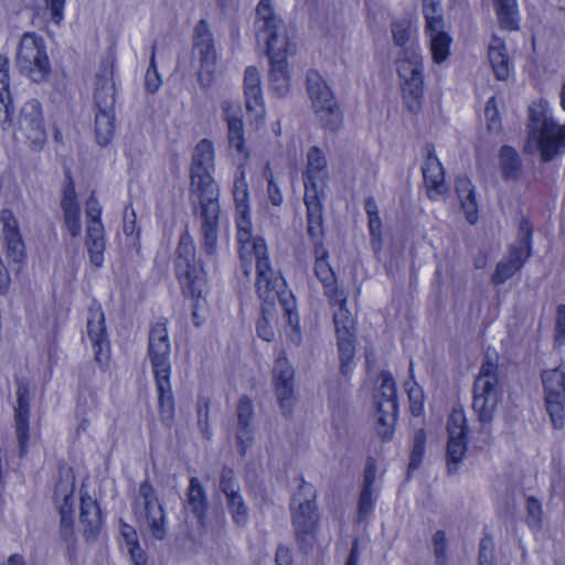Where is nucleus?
<instances>
[{"label": "nucleus", "instance_id": "1", "mask_svg": "<svg viewBox=\"0 0 565 565\" xmlns=\"http://www.w3.org/2000/svg\"><path fill=\"white\" fill-rule=\"evenodd\" d=\"M213 171V143L209 139H202L195 146L192 154L190 199L194 213L201 221L202 247L209 256L216 254L220 216V189L212 178Z\"/></svg>", "mask_w": 565, "mask_h": 565}, {"label": "nucleus", "instance_id": "2", "mask_svg": "<svg viewBox=\"0 0 565 565\" xmlns=\"http://www.w3.org/2000/svg\"><path fill=\"white\" fill-rule=\"evenodd\" d=\"M237 242L239 244L241 268L244 275L249 276L252 264L256 265V290L260 299L267 303H273L278 299L289 323H292L294 300L290 294L281 291L284 280L280 273L275 270L268 258L267 246L262 237L253 236L252 222L249 218V209L245 213H237Z\"/></svg>", "mask_w": 565, "mask_h": 565}, {"label": "nucleus", "instance_id": "3", "mask_svg": "<svg viewBox=\"0 0 565 565\" xmlns=\"http://www.w3.org/2000/svg\"><path fill=\"white\" fill-rule=\"evenodd\" d=\"M392 35L395 45L402 51L397 58V73L402 83L403 98L407 108L416 113L420 107L424 93V63L419 49L414 44L406 46L413 36L411 21L403 19L392 23Z\"/></svg>", "mask_w": 565, "mask_h": 565}, {"label": "nucleus", "instance_id": "4", "mask_svg": "<svg viewBox=\"0 0 565 565\" xmlns=\"http://www.w3.org/2000/svg\"><path fill=\"white\" fill-rule=\"evenodd\" d=\"M148 358L156 380L161 420L171 426L174 418V397L171 386V343L167 321L153 323L148 335Z\"/></svg>", "mask_w": 565, "mask_h": 565}, {"label": "nucleus", "instance_id": "5", "mask_svg": "<svg viewBox=\"0 0 565 565\" xmlns=\"http://www.w3.org/2000/svg\"><path fill=\"white\" fill-rule=\"evenodd\" d=\"M502 394L499 379V355L487 350L473 382L472 408L481 423L492 420Z\"/></svg>", "mask_w": 565, "mask_h": 565}, {"label": "nucleus", "instance_id": "6", "mask_svg": "<svg viewBox=\"0 0 565 565\" xmlns=\"http://www.w3.org/2000/svg\"><path fill=\"white\" fill-rule=\"evenodd\" d=\"M316 497L315 488L301 482L291 502L292 526L297 542L303 550L312 548L320 537Z\"/></svg>", "mask_w": 565, "mask_h": 565}, {"label": "nucleus", "instance_id": "7", "mask_svg": "<svg viewBox=\"0 0 565 565\" xmlns=\"http://www.w3.org/2000/svg\"><path fill=\"white\" fill-rule=\"evenodd\" d=\"M530 137L536 141L542 160L547 162L562 154L565 150V124L556 122L542 102L530 107Z\"/></svg>", "mask_w": 565, "mask_h": 565}, {"label": "nucleus", "instance_id": "8", "mask_svg": "<svg viewBox=\"0 0 565 565\" xmlns=\"http://www.w3.org/2000/svg\"><path fill=\"white\" fill-rule=\"evenodd\" d=\"M257 38L267 46L270 62H286L290 44L286 35L285 24L271 7V0H260L256 8Z\"/></svg>", "mask_w": 565, "mask_h": 565}, {"label": "nucleus", "instance_id": "9", "mask_svg": "<svg viewBox=\"0 0 565 565\" xmlns=\"http://www.w3.org/2000/svg\"><path fill=\"white\" fill-rule=\"evenodd\" d=\"M15 65L34 83H41L49 76L51 65L42 36L33 32L22 35L15 55Z\"/></svg>", "mask_w": 565, "mask_h": 565}, {"label": "nucleus", "instance_id": "10", "mask_svg": "<svg viewBox=\"0 0 565 565\" xmlns=\"http://www.w3.org/2000/svg\"><path fill=\"white\" fill-rule=\"evenodd\" d=\"M307 92L315 114L323 129L338 130L342 124L341 110L330 87L316 71H309L307 74Z\"/></svg>", "mask_w": 565, "mask_h": 565}, {"label": "nucleus", "instance_id": "11", "mask_svg": "<svg viewBox=\"0 0 565 565\" xmlns=\"http://www.w3.org/2000/svg\"><path fill=\"white\" fill-rule=\"evenodd\" d=\"M175 273L185 294L192 297L201 295L204 274L195 259V246L188 231L181 235L178 244Z\"/></svg>", "mask_w": 565, "mask_h": 565}, {"label": "nucleus", "instance_id": "12", "mask_svg": "<svg viewBox=\"0 0 565 565\" xmlns=\"http://www.w3.org/2000/svg\"><path fill=\"white\" fill-rule=\"evenodd\" d=\"M533 228L527 220L522 218L519 225L518 241L509 249V253L497 265L491 281L500 286L519 271L529 259L532 252Z\"/></svg>", "mask_w": 565, "mask_h": 565}, {"label": "nucleus", "instance_id": "13", "mask_svg": "<svg viewBox=\"0 0 565 565\" xmlns=\"http://www.w3.org/2000/svg\"><path fill=\"white\" fill-rule=\"evenodd\" d=\"M381 385L374 395L376 405V433L382 438H390L397 418L396 386L390 372L380 374Z\"/></svg>", "mask_w": 565, "mask_h": 565}, {"label": "nucleus", "instance_id": "14", "mask_svg": "<svg viewBox=\"0 0 565 565\" xmlns=\"http://www.w3.org/2000/svg\"><path fill=\"white\" fill-rule=\"evenodd\" d=\"M544 402L554 428L564 426L565 417V369L558 365L541 373Z\"/></svg>", "mask_w": 565, "mask_h": 565}, {"label": "nucleus", "instance_id": "15", "mask_svg": "<svg viewBox=\"0 0 565 565\" xmlns=\"http://www.w3.org/2000/svg\"><path fill=\"white\" fill-rule=\"evenodd\" d=\"M19 132L29 141L30 147L40 149L46 141L41 104L36 99L26 102L20 110Z\"/></svg>", "mask_w": 565, "mask_h": 565}, {"label": "nucleus", "instance_id": "16", "mask_svg": "<svg viewBox=\"0 0 565 565\" xmlns=\"http://www.w3.org/2000/svg\"><path fill=\"white\" fill-rule=\"evenodd\" d=\"M274 382L276 396L282 412L288 417L295 404V370L285 356H279L274 365Z\"/></svg>", "mask_w": 565, "mask_h": 565}, {"label": "nucleus", "instance_id": "17", "mask_svg": "<svg viewBox=\"0 0 565 565\" xmlns=\"http://www.w3.org/2000/svg\"><path fill=\"white\" fill-rule=\"evenodd\" d=\"M139 492L145 507L148 527L153 537L161 540L166 535V515L163 509L149 483H142Z\"/></svg>", "mask_w": 565, "mask_h": 565}, {"label": "nucleus", "instance_id": "18", "mask_svg": "<svg viewBox=\"0 0 565 565\" xmlns=\"http://www.w3.org/2000/svg\"><path fill=\"white\" fill-rule=\"evenodd\" d=\"M426 159L422 167L424 182L427 188L429 199L436 200L439 195L447 191L445 183V173L439 159L435 156L434 147L427 145L425 147Z\"/></svg>", "mask_w": 565, "mask_h": 565}, {"label": "nucleus", "instance_id": "19", "mask_svg": "<svg viewBox=\"0 0 565 565\" xmlns=\"http://www.w3.org/2000/svg\"><path fill=\"white\" fill-rule=\"evenodd\" d=\"M115 83L113 63L104 61L96 75L94 103L97 110H115Z\"/></svg>", "mask_w": 565, "mask_h": 565}, {"label": "nucleus", "instance_id": "20", "mask_svg": "<svg viewBox=\"0 0 565 565\" xmlns=\"http://www.w3.org/2000/svg\"><path fill=\"white\" fill-rule=\"evenodd\" d=\"M54 501L63 518L72 515L77 501L73 468L63 466L54 492Z\"/></svg>", "mask_w": 565, "mask_h": 565}, {"label": "nucleus", "instance_id": "21", "mask_svg": "<svg viewBox=\"0 0 565 565\" xmlns=\"http://www.w3.org/2000/svg\"><path fill=\"white\" fill-rule=\"evenodd\" d=\"M2 235L7 244V256L13 263L20 264L25 257V247L19 230V224L10 210L0 212Z\"/></svg>", "mask_w": 565, "mask_h": 565}, {"label": "nucleus", "instance_id": "22", "mask_svg": "<svg viewBox=\"0 0 565 565\" xmlns=\"http://www.w3.org/2000/svg\"><path fill=\"white\" fill-rule=\"evenodd\" d=\"M447 459H461L467 450L466 417L462 412L455 411L448 419Z\"/></svg>", "mask_w": 565, "mask_h": 565}, {"label": "nucleus", "instance_id": "23", "mask_svg": "<svg viewBox=\"0 0 565 565\" xmlns=\"http://www.w3.org/2000/svg\"><path fill=\"white\" fill-rule=\"evenodd\" d=\"M222 109L227 122V140L231 153L238 161H243L248 157L244 122L241 118L231 115L232 105L230 103H223Z\"/></svg>", "mask_w": 565, "mask_h": 565}, {"label": "nucleus", "instance_id": "24", "mask_svg": "<svg viewBox=\"0 0 565 565\" xmlns=\"http://www.w3.org/2000/svg\"><path fill=\"white\" fill-rule=\"evenodd\" d=\"M221 488L226 497L228 513L233 522L243 526L248 522V508L239 492L237 482L231 477H223Z\"/></svg>", "mask_w": 565, "mask_h": 565}, {"label": "nucleus", "instance_id": "25", "mask_svg": "<svg viewBox=\"0 0 565 565\" xmlns=\"http://www.w3.org/2000/svg\"><path fill=\"white\" fill-rule=\"evenodd\" d=\"M78 498L81 503L82 522L86 523L90 527L92 532H96L100 525L102 518L96 502L95 481L89 478L86 479L81 487Z\"/></svg>", "mask_w": 565, "mask_h": 565}, {"label": "nucleus", "instance_id": "26", "mask_svg": "<svg viewBox=\"0 0 565 565\" xmlns=\"http://www.w3.org/2000/svg\"><path fill=\"white\" fill-rule=\"evenodd\" d=\"M87 335L92 341L97 361H102L104 351H108V339L105 327V317L100 307H92L87 318Z\"/></svg>", "mask_w": 565, "mask_h": 565}, {"label": "nucleus", "instance_id": "27", "mask_svg": "<svg viewBox=\"0 0 565 565\" xmlns=\"http://www.w3.org/2000/svg\"><path fill=\"white\" fill-rule=\"evenodd\" d=\"M305 204L307 207V230L310 237L320 243L323 235V214L322 203L319 198V191L315 185L308 186L305 192Z\"/></svg>", "mask_w": 565, "mask_h": 565}, {"label": "nucleus", "instance_id": "28", "mask_svg": "<svg viewBox=\"0 0 565 565\" xmlns=\"http://www.w3.org/2000/svg\"><path fill=\"white\" fill-rule=\"evenodd\" d=\"M193 49L204 67L213 66L216 62V50L213 34L205 20H200L193 32Z\"/></svg>", "mask_w": 565, "mask_h": 565}, {"label": "nucleus", "instance_id": "29", "mask_svg": "<svg viewBox=\"0 0 565 565\" xmlns=\"http://www.w3.org/2000/svg\"><path fill=\"white\" fill-rule=\"evenodd\" d=\"M244 93L246 110L262 117L265 113L263 93L260 88V75L256 67L248 66L244 75Z\"/></svg>", "mask_w": 565, "mask_h": 565}, {"label": "nucleus", "instance_id": "30", "mask_svg": "<svg viewBox=\"0 0 565 565\" xmlns=\"http://www.w3.org/2000/svg\"><path fill=\"white\" fill-rule=\"evenodd\" d=\"M64 225L72 237H77L82 231L79 205L73 182L71 181L64 189L61 201Z\"/></svg>", "mask_w": 565, "mask_h": 565}, {"label": "nucleus", "instance_id": "31", "mask_svg": "<svg viewBox=\"0 0 565 565\" xmlns=\"http://www.w3.org/2000/svg\"><path fill=\"white\" fill-rule=\"evenodd\" d=\"M237 441L241 447V456H245V449L252 443L254 407L252 401L242 396L237 404Z\"/></svg>", "mask_w": 565, "mask_h": 565}, {"label": "nucleus", "instance_id": "32", "mask_svg": "<svg viewBox=\"0 0 565 565\" xmlns=\"http://www.w3.org/2000/svg\"><path fill=\"white\" fill-rule=\"evenodd\" d=\"M315 274L323 284L324 295L329 301H343L344 292L337 288L335 275L327 262V252L322 250L321 255L317 254L315 263Z\"/></svg>", "mask_w": 565, "mask_h": 565}, {"label": "nucleus", "instance_id": "33", "mask_svg": "<svg viewBox=\"0 0 565 565\" xmlns=\"http://www.w3.org/2000/svg\"><path fill=\"white\" fill-rule=\"evenodd\" d=\"M327 159L323 152L318 147H312L307 154V169L305 173V188L315 185L319 191V183H322L327 178Z\"/></svg>", "mask_w": 565, "mask_h": 565}, {"label": "nucleus", "instance_id": "34", "mask_svg": "<svg viewBox=\"0 0 565 565\" xmlns=\"http://www.w3.org/2000/svg\"><path fill=\"white\" fill-rule=\"evenodd\" d=\"M488 56L495 77L499 81H505L510 74V58L504 42L498 36H493L489 47Z\"/></svg>", "mask_w": 565, "mask_h": 565}, {"label": "nucleus", "instance_id": "35", "mask_svg": "<svg viewBox=\"0 0 565 565\" xmlns=\"http://www.w3.org/2000/svg\"><path fill=\"white\" fill-rule=\"evenodd\" d=\"M15 407V434L20 446V456L23 457L24 448L29 439L30 404L28 397H17Z\"/></svg>", "mask_w": 565, "mask_h": 565}, {"label": "nucleus", "instance_id": "36", "mask_svg": "<svg viewBox=\"0 0 565 565\" xmlns=\"http://www.w3.org/2000/svg\"><path fill=\"white\" fill-rule=\"evenodd\" d=\"M94 126L97 143L107 146L115 136V110H97Z\"/></svg>", "mask_w": 565, "mask_h": 565}, {"label": "nucleus", "instance_id": "37", "mask_svg": "<svg viewBox=\"0 0 565 565\" xmlns=\"http://www.w3.org/2000/svg\"><path fill=\"white\" fill-rule=\"evenodd\" d=\"M499 166L505 181H515L521 173V160L518 152L510 146H503L499 151Z\"/></svg>", "mask_w": 565, "mask_h": 565}, {"label": "nucleus", "instance_id": "38", "mask_svg": "<svg viewBox=\"0 0 565 565\" xmlns=\"http://www.w3.org/2000/svg\"><path fill=\"white\" fill-rule=\"evenodd\" d=\"M186 510L191 511L196 518L198 522L204 526V513L206 510V500L204 491L198 479L192 478L188 491Z\"/></svg>", "mask_w": 565, "mask_h": 565}, {"label": "nucleus", "instance_id": "39", "mask_svg": "<svg viewBox=\"0 0 565 565\" xmlns=\"http://www.w3.org/2000/svg\"><path fill=\"white\" fill-rule=\"evenodd\" d=\"M120 534L122 537V546L130 555L132 565H148L147 556L139 546L138 535L135 529L128 524H121Z\"/></svg>", "mask_w": 565, "mask_h": 565}, {"label": "nucleus", "instance_id": "40", "mask_svg": "<svg viewBox=\"0 0 565 565\" xmlns=\"http://www.w3.org/2000/svg\"><path fill=\"white\" fill-rule=\"evenodd\" d=\"M331 306H337L338 309L333 313V323L337 335L354 333V319L347 308V296L344 295L343 301H329Z\"/></svg>", "mask_w": 565, "mask_h": 565}, {"label": "nucleus", "instance_id": "41", "mask_svg": "<svg viewBox=\"0 0 565 565\" xmlns=\"http://www.w3.org/2000/svg\"><path fill=\"white\" fill-rule=\"evenodd\" d=\"M423 12L426 19V34L429 38L446 33L439 0L433 3H423Z\"/></svg>", "mask_w": 565, "mask_h": 565}, {"label": "nucleus", "instance_id": "42", "mask_svg": "<svg viewBox=\"0 0 565 565\" xmlns=\"http://www.w3.org/2000/svg\"><path fill=\"white\" fill-rule=\"evenodd\" d=\"M497 14L502 29L508 31L519 29L515 0H497Z\"/></svg>", "mask_w": 565, "mask_h": 565}, {"label": "nucleus", "instance_id": "43", "mask_svg": "<svg viewBox=\"0 0 565 565\" xmlns=\"http://www.w3.org/2000/svg\"><path fill=\"white\" fill-rule=\"evenodd\" d=\"M269 73L270 89L278 96H285L289 90V76L286 62H270Z\"/></svg>", "mask_w": 565, "mask_h": 565}, {"label": "nucleus", "instance_id": "44", "mask_svg": "<svg viewBox=\"0 0 565 565\" xmlns=\"http://www.w3.org/2000/svg\"><path fill=\"white\" fill-rule=\"evenodd\" d=\"M233 196L236 204V213H245L248 206V185L244 177V170L241 168L235 175L233 184Z\"/></svg>", "mask_w": 565, "mask_h": 565}, {"label": "nucleus", "instance_id": "45", "mask_svg": "<svg viewBox=\"0 0 565 565\" xmlns=\"http://www.w3.org/2000/svg\"><path fill=\"white\" fill-rule=\"evenodd\" d=\"M338 351L343 374L348 373V365L352 361L355 353L354 333L337 335Z\"/></svg>", "mask_w": 565, "mask_h": 565}, {"label": "nucleus", "instance_id": "46", "mask_svg": "<svg viewBox=\"0 0 565 565\" xmlns=\"http://www.w3.org/2000/svg\"><path fill=\"white\" fill-rule=\"evenodd\" d=\"M451 39L448 33L437 34L430 38L431 57L435 63H443L450 53Z\"/></svg>", "mask_w": 565, "mask_h": 565}, {"label": "nucleus", "instance_id": "47", "mask_svg": "<svg viewBox=\"0 0 565 565\" xmlns=\"http://www.w3.org/2000/svg\"><path fill=\"white\" fill-rule=\"evenodd\" d=\"M457 195L460 200V206L466 215V220L471 225L476 224L478 221V205L475 190H472L471 195H469L467 192H461Z\"/></svg>", "mask_w": 565, "mask_h": 565}, {"label": "nucleus", "instance_id": "48", "mask_svg": "<svg viewBox=\"0 0 565 565\" xmlns=\"http://www.w3.org/2000/svg\"><path fill=\"white\" fill-rule=\"evenodd\" d=\"M9 85V60L0 54V103H6L10 98Z\"/></svg>", "mask_w": 565, "mask_h": 565}, {"label": "nucleus", "instance_id": "49", "mask_svg": "<svg viewBox=\"0 0 565 565\" xmlns=\"http://www.w3.org/2000/svg\"><path fill=\"white\" fill-rule=\"evenodd\" d=\"M526 512H527V524L533 530H540L542 523V507L541 503L534 499L529 498L526 501Z\"/></svg>", "mask_w": 565, "mask_h": 565}, {"label": "nucleus", "instance_id": "50", "mask_svg": "<svg viewBox=\"0 0 565 565\" xmlns=\"http://www.w3.org/2000/svg\"><path fill=\"white\" fill-rule=\"evenodd\" d=\"M85 245L87 247L88 254H89V260L90 263L99 268L103 266L104 263V252L106 247V241H94V242H85Z\"/></svg>", "mask_w": 565, "mask_h": 565}, {"label": "nucleus", "instance_id": "51", "mask_svg": "<svg viewBox=\"0 0 565 565\" xmlns=\"http://www.w3.org/2000/svg\"><path fill=\"white\" fill-rule=\"evenodd\" d=\"M408 398L411 403V412L414 416H420L424 409V393L423 390L413 384L407 388Z\"/></svg>", "mask_w": 565, "mask_h": 565}, {"label": "nucleus", "instance_id": "52", "mask_svg": "<svg viewBox=\"0 0 565 565\" xmlns=\"http://www.w3.org/2000/svg\"><path fill=\"white\" fill-rule=\"evenodd\" d=\"M146 89L149 93H156L161 86V79L157 73L156 64H154V46L152 47V54L150 57V65L146 73Z\"/></svg>", "mask_w": 565, "mask_h": 565}, {"label": "nucleus", "instance_id": "53", "mask_svg": "<svg viewBox=\"0 0 565 565\" xmlns=\"http://www.w3.org/2000/svg\"><path fill=\"white\" fill-rule=\"evenodd\" d=\"M370 470L366 472V486L363 489L360 501H359V512L361 515L365 516L367 515L372 509H373V492L370 488V477H369Z\"/></svg>", "mask_w": 565, "mask_h": 565}, {"label": "nucleus", "instance_id": "54", "mask_svg": "<svg viewBox=\"0 0 565 565\" xmlns=\"http://www.w3.org/2000/svg\"><path fill=\"white\" fill-rule=\"evenodd\" d=\"M426 434L425 430L419 428L414 431L412 438V454L411 459H422L425 455Z\"/></svg>", "mask_w": 565, "mask_h": 565}, {"label": "nucleus", "instance_id": "55", "mask_svg": "<svg viewBox=\"0 0 565 565\" xmlns=\"http://www.w3.org/2000/svg\"><path fill=\"white\" fill-rule=\"evenodd\" d=\"M45 10L50 13L51 20L60 24L64 19L65 0H43Z\"/></svg>", "mask_w": 565, "mask_h": 565}, {"label": "nucleus", "instance_id": "56", "mask_svg": "<svg viewBox=\"0 0 565 565\" xmlns=\"http://www.w3.org/2000/svg\"><path fill=\"white\" fill-rule=\"evenodd\" d=\"M554 340L558 345L565 343V305H558L556 309Z\"/></svg>", "mask_w": 565, "mask_h": 565}, {"label": "nucleus", "instance_id": "57", "mask_svg": "<svg viewBox=\"0 0 565 565\" xmlns=\"http://www.w3.org/2000/svg\"><path fill=\"white\" fill-rule=\"evenodd\" d=\"M267 313H268V309L263 308L262 318L257 321L256 330H257V334L259 335V338L269 342V341L274 340L275 331L266 317Z\"/></svg>", "mask_w": 565, "mask_h": 565}, {"label": "nucleus", "instance_id": "58", "mask_svg": "<svg viewBox=\"0 0 565 565\" xmlns=\"http://www.w3.org/2000/svg\"><path fill=\"white\" fill-rule=\"evenodd\" d=\"M484 114L488 120V128L491 131H495L500 128V118H499V111L497 109L495 105V98L491 97L484 108Z\"/></svg>", "mask_w": 565, "mask_h": 565}, {"label": "nucleus", "instance_id": "59", "mask_svg": "<svg viewBox=\"0 0 565 565\" xmlns=\"http://www.w3.org/2000/svg\"><path fill=\"white\" fill-rule=\"evenodd\" d=\"M85 213L87 217V223L102 222V206L94 195H90L89 199L86 201Z\"/></svg>", "mask_w": 565, "mask_h": 565}, {"label": "nucleus", "instance_id": "60", "mask_svg": "<svg viewBox=\"0 0 565 565\" xmlns=\"http://www.w3.org/2000/svg\"><path fill=\"white\" fill-rule=\"evenodd\" d=\"M105 230L102 222L87 223L85 242L104 241Z\"/></svg>", "mask_w": 565, "mask_h": 565}, {"label": "nucleus", "instance_id": "61", "mask_svg": "<svg viewBox=\"0 0 565 565\" xmlns=\"http://www.w3.org/2000/svg\"><path fill=\"white\" fill-rule=\"evenodd\" d=\"M367 217H369V230H370V234L372 237V243L380 245L381 236H382V232H381L382 222H381L380 215L377 213V214L369 215Z\"/></svg>", "mask_w": 565, "mask_h": 565}, {"label": "nucleus", "instance_id": "62", "mask_svg": "<svg viewBox=\"0 0 565 565\" xmlns=\"http://www.w3.org/2000/svg\"><path fill=\"white\" fill-rule=\"evenodd\" d=\"M492 563V542L484 539L480 544L479 565H491Z\"/></svg>", "mask_w": 565, "mask_h": 565}, {"label": "nucleus", "instance_id": "63", "mask_svg": "<svg viewBox=\"0 0 565 565\" xmlns=\"http://www.w3.org/2000/svg\"><path fill=\"white\" fill-rule=\"evenodd\" d=\"M122 231L126 235H132L136 232V213L134 210L126 209L124 212V227Z\"/></svg>", "mask_w": 565, "mask_h": 565}, {"label": "nucleus", "instance_id": "64", "mask_svg": "<svg viewBox=\"0 0 565 565\" xmlns=\"http://www.w3.org/2000/svg\"><path fill=\"white\" fill-rule=\"evenodd\" d=\"M268 195L273 205L279 206L282 203V194L273 178L268 179Z\"/></svg>", "mask_w": 565, "mask_h": 565}]
</instances>
